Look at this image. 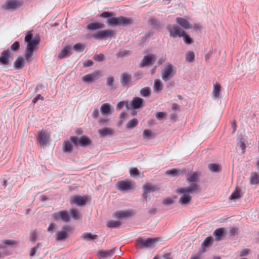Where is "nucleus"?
Masks as SVG:
<instances>
[{"label": "nucleus", "instance_id": "obj_58", "mask_svg": "<svg viewBox=\"0 0 259 259\" xmlns=\"http://www.w3.org/2000/svg\"><path fill=\"white\" fill-rule=\"evenodd\" d=\"M238 229L236 228H231L230 230L229 233L231 236H234L238 232Z\"/></svg>", "mask_w": 259, "mask_h": 259}, {"label": "nucleus", "instance_id": "obj_44", "mask_svg": "<svg viewBox=\"0 0 259 259\" xmlns=\"http://www.w3.org/2000/svg\"><path fill=\"white\" fill-rule=\"evenodd\" d=\"M72 149L71 144L68 141H65L63 143V150L65 152H70Z\"/></svg>", "mask_w": 259, "mask_h": 259}, {"label": "nucleus", "instance_id": "obj_14", "mask_svg": "<svg viewBox=\"0 0 259 259\" xmlns=\"http://www.w3.org/2000/svg\"><path fill=\"white\" fill-rule=\"evenodd\" d=\"M53 218L55 220H61L63 222L69 221V215L66 210L60 211L52 214Z\"/></svg>", "mask_w": 259, "mask_h": 259}, {"label": "nucleus", "instance_id": "obj_7", "mask_svg": "<svg viewBox=\"0 0 259 259\" xmlns=\"http://www.w3.org/2000/svg\"><path fill=\"white\" fill-rule=\"evenodd\" d=\"M158 240L156 238H150L144 240L142 238H138L137 240V245L141 248L151 247Z\"/></svg>", "mask_w": 259, "mask_h": 259}, {"label": "nucleus", "instance_id": "obj_4", "mask_svg": "<svg viewBox=\"0 0 259 259\" xmlns=\"http://www.w3.org/2000/svg\"><path fill=\"white\" fill-rule=\"evenodd\" d=\"M176 72V68L172 65L169 64L163 69L161 78L164 81H167L174 76Z\"/></svg>", "mask_w": 259, "mask_h": 259}, {"label": "nucleus", "instance_id": "obj_26", "mask_svg": "<svg viewBox=\"0 0 259 259\" xmlns=\"http://www.w3.org/2000/svg\"><path fill=\"white\" fill-rule=\"evenodd\" d=\"M184 170H180L177 168H172L168 170H166L165 172V175L171 177H175L178 175H183Z\"/></svg>", "mask_w": 259, "mask_h": 259}, {"label": "nucleus", "instance_id": "obj_10", "mask_svg": "<svg viewBox=\"0 0 259 259\" xmlns=\"http://www.w3.org/2000/svg\"><path fill=\"white\" fill-rule=\"evenodd\" d=\"M135 214L132 209H126L115 211L113 213V217L118 219H122L132 217Z\"/></svg>", "mask_w": 259, "mask_h": 259}, {"label": "nucleus", "instance_id": "obj_18", "mask_svg": "<svg viewBox=\"0 0 259 259\" xmlns=\"http://www.w3.org/2000/svg\"><path fill=\"white\" fill-rule=\"evenodd\" d=\"M11 55L9 50L4 51L2 52L0 56V64L2 65H8L9 64V57Z\"/></svg>", "mask_w": 259, "mask_h": 259}, {"label": "nucleus", "instance_id": "obj_56", "mask_svg": "<svg viewBox=\"0 0 259 259\" xmlns=\"http://www.w3.org/2000/svg\"><path fill=\"white\" fill-rule=\"evenodd\" d=\"M107 84L109 87H112L114 84V78L113 77H109L107 78Z\"/></svg>", "mask_w": 259, "mask_h": 259}, {"label": "nucleus", "instance_id": "obj_45", "mask_svg": "<svg viewBox=\"0 0 259 259\" xmlns=\"http://www.w3.org/2000/svg\"><path fill=\"white\" fill-rule=\"evenodd\" d=\"M183 35H182V37H183L184 42L186 44L189 45V44H192L193 42V40L190 37V36H189L188 35L186 34L185 31L183 33Z\"/></svg>", "mask_w": 259, "mask_h": 259}, {"label": "nucleus", "instance_id": "obj_2", "mask_svg": "<svg viewBox=\"0 0 259 259\" xmlns=\"http://www.w3.org/2000/svg\"><path fill=\"white\" fill-rule=\"evenodd\" d=\"M32 34L30 32H28L25 37L24 40L27 42L26 50L25 53V57L27 61H31V57L33 56V52L35 47L39 44L40 38H32Z\"/></svg>", "mask_w": 259, "mask_h": 259}, {"label": "nucleus", "instance_id": "obj_12", "mask_svg": "<svg viewBox=\"0 0 259 259\" xmlns=\"http://www.w3.org/2000/svg\"><path fill=\"white\" fill-rule=\"evenodd\" d=\"M156 59V56L154 54H149L144 57L140 64V67L143 68L152 65Z\"/></svg>", "mask_w": 259, "mask_h": 259}, {"label": "nucleus", "instance_id": "obj_60", "mask_svg": "<svg viewBox=\"0 0 259 259\" xmlns=\"http://www.w3.org/2000/svg\"><path fill=\"white\" fill-rule=\"evenodd\" d=\"M239 146L242 150V153H244L245 151L246 145L243 141H240Z\"/></svg>", "mask_w": 259, "mask_h": 259}, {"label": "nucleus", "instance_id": "obj_37", "mask_svg": "<svg viewBox=\"0 0 259 259\" xmlns=\"http://www.w3.org/2000/svg\"><path fill=\"white\" fill-rule=\"evenodd\" d=\"M199 174L198 172H194L187 179V181L189 183L195 182L197 181L199 178Z\"/></svg>", "mask_w": 259, "mask_h": 259}, {"label": "nucleus", "instance_id": "obj_19", "mask_svg": "<svg viewBox=\"0 0 259 259\" xmlns=\"http://www.w3.org/2000/svg\"><path fill=\"white\" fill-rule=\"evenodd\" d=\"M176 22L178 24H179L185 29L192 28V25L187 20L184 18L178 17L176 19Z\"/></svg>", "mask_w": 259, "mask_h": 259}, {"label": "nucleus", "instance_id": "obj_36", "mask_svg": "<svg viewBox=\"0 0 259 259\" xmlns=\"http://www.w3.org/2000/svg\"><path fill=\"white\" fill-rule=\"evenodd\" d=\"M121 225V223L118 221L110 220L107 223L108 228H118Z\"/></svg>", "mask_w": 259, "mask_h": 259}, {"label": "nucleus", "instance_id": "obj_42", "mask_svg": "<svg viewBox=\"0 0 259 259\" xmlns=\"http://www.w3.org/2000/svg\"><path fill=\"white\" fill-rule=\"evenodd\" d=\"M140 94L142 97H148L151 94V90L149 87L142 88L140 91Z\"/></svg>", "mask_w": 259, "mask_h": 259}, {"label": "nucleus", "instance_id": "obj_17", "mask_svg": "<svg viewBox=\"0 0 259 259\" xmlns=\"http://www.w3.org/2000/svg\"><path fill=\"white\" fill-rule=\"evenodd\" d=\"M145 105V100L140 97H135L131 102V105L134 109H138L144 107Z\"/></svg>", "mask_w": 259, "mask_h": 259}, {"label": "nucleus", "instance_id": "obj_40", "mask_svg": "<svg viewBox=\"0 0 259 259\" xmlns=\"http://www.w3.org/2000/svg\"><path fill=\"white\" fill-rule=\"evenodd\" d=\"M186 61L188 62H193L195 61V54L193 52L190 51L186 54Z\"/></svg>", "mask_w": 259, "mask_h": 259}, {"label": "nucleus", "instance_id": "obj_27", "mask_svg": "<svg viewBox=\"0 0 259 259\" xmlns=\"http://www.w3.org/2000/svg\"><path fill=\"white\" fill-rule=\"evenodd\" d=\"M105 25L100 22L91 23L87 26V28L90 30H96L102 29L105 27Z\"/></svg>", "mask_w": 259, "mask_h": 259}, {"label": "nucleus", "instance_id": "obj_49", "mask_svg": "<svg viewBox=\"0 0 259 259\" xmlns=\"http://www.w3.org/2000/svg\"><path fill=\"white\" fill-rule=\"evenodd\" d=\"M124 105H125L127 108H128V103L127 101H121L119 102L116 106V109L120 110Z\"/></svg>", "mask_w": 259, "mask_h": 259}, {"label": "nucleus", "instance_id": "obj_62", "mask_svg": "<svg viewBox=\"0 0 259 259\" xmlns=\"http://www.w3.org/2000/svg\"><path fill=\"white\" fill-rule=\"evenodd\" d=\"M99 113L98 109H95L92 113V116L94 118H97L99 116Z\"/></svg>", "mask_w": 259, "mask_h": 259}, {"label": "nucleus", "instance_id": "obj_43", "mask_svg": "<svg viewBox=\"0 0 259 259\" xmlns=\"http://www.w3.org/2000/svg\"><path fill=\"white\" fill-rule=\"evenodd\" d=\"M213 242V238L212 237H208L204 240L203 243H202V247L204 248L205 247H207L210 246Z\"/></svg>", "mask_w": 259, "mask_h": 259}, {"label": "nucleus", "instance_id": "obj_47", "mask_svg": "<svg viewBox=\"0 0 259 259\" xmlns=\"http://www.w3.org/2000/svg\"><path fill=\"white\" fill-rule=\"evenodd\" d=\"M11 50L13 51H17L20 49V43L19 41L14 42L11 46Z\"/></svg>", "mask_w": 259, "mask_h": 259}, {"label": "nucleus", "instance_id": "obj_22", "mask_svg": "<svg viewBox=\"0 0 259 259\" xmlns=\"http://www.w3.org/2000/svg\"><path fill=\"white\" fill-rule=\"evenodd\" d=\"M225 230L224 228H220L214 230L213 235L215 237L216 240H221L223 238Z\"/></svg>", "mask_w": 259, "mask_h": 259}, {"label": "nucleus", "instance_id": "obj_46", "mask_svg": "<svg viewBox=\"0 0 259 259\" xmlns=\"http://www.w3.org/2000/svg\"><path fill=\"white\" fill-rule=\"evenodd\" d=\"M84 46L80 44L77 43L73 47V49L76 51L82 52L84 50Z\"/></svg>", "mask_w": 259, "mask_h": 259}, {"label": "nucleus", "instance_id": "obj_28", "mask_svg": "<svg viewBox=\"0 0 259 259\" xmlns=\"http://www.w3.org/2000/svg\"><path fill=\"white\" fill-rule=\"evenodd\" d=\"M114 249L110 250L100 251L98 252V255L99 257H100L101 259H103L105 257L113 255L114 253Z\"/></svg>", "mask_w": 259, "mask_h": 259}, {"label": "nucleus", "instance_id": "obj_21", "mask_svg": "<svg viewBox=\"0 0 259 259\" xmlns=\"http://www.w3.org/2000/svg\"><path fill=\"white\" fill-rule=\"evenodd\" d=\"M50 138V135L43 131L39 132L38 135L39 142L42 145H45Z\"/></svg>", "mask_w": 259, "mask_h": 259}, {"label": "nucleus", "instance_id": "obj_34", "mask_svg": "<svg viewBox=\"0 0 259 259\" xmlns=\"http://www.w3.org/2000/svg\"><path fill=\"white\" fill-rule=\"evenodd\" d=\"M69 214L70 217L75 220H79L81 217L80 212L75 208L70 209Z\"/></svg>", "mask_w": 259, "mask_h": 259}, {"label": "nucleus", "instance_id": "obj_52", "mask_svg": "<svg viewBox=\"0 0 259 259\" xmlns=\"http://www.w3.org/2000/svg\"><path fill=\"white\" fill-rule=\"evenodd\" d=\"M3 242L5 247L7 246L14 245L17 243L15 241L12 240H5Z\"/></svg>", "mask_w": 259, "mask_h": 259}, {"label": "nucleus", "instance_id": "obj_41", "mask_svg": "<svg viewBox=\"0 0 259 259\" xmlns=\"http://www.w3.org/2000/svg\"><path fill=\"white\" fill-rule=\"evenodd\" d=\"M138 121L137 118H133L130 120L126 124V127L130 129L132 128L137 125Z\"/></svg>", "mask_w": 259, "mask_h": 259}, {"label": "nucleus", "instance_id": "obj_23", "mask_svg": "<svg viewBox=\"0 0 259 259\" xmlns=\"http://www.w3.org/2000/svg\"><path fill=\"white\" fill-rule=\"evenodd\" d=\"M143 190L145 193L143 194L144 198H146L147 196L146 193H148L152 192H154L158 190V188L155 185H150L149 184H146L143 187Z\"/></svg>", "mask_w": 259, "mask_h": 259}, {"label": "nucleus", "instance_id": "obj_8", "mask_svg": "<svg viewBox=\"0 0 259 259\" xmlns=\"http://www.w3.org/2000/svg\"><path fill=\"white\" fill-rule=\"evenodd\" d=\"M115 34V32L112 30H104L98 31L93 35V37L96 39H104L108 37H111Z\"/></svg>", "mask_w": 259, "mask_h": 259}, {"label": "nucleus", "instance_id": "obj_48", "mask_svg": "<svg viewBox=\"0 0 259 259\" xmlns=\"http://www.w3.org/2000/svg\"><path fill=\"white\" fill-rule=\"evenodd\" d=\"M130 172L131 176L133 177H135L139 175V171L136 167L131 168Z\"/></svg>", "mask_w": 259, "mask_h": 259}, {"label": "nucleus", "instance_id": "obj_59", "mask_svg": "<svg viewBox=\"0 0 259 259\" xmlns=\"http://www.w3.org/2000/svg\"><path fill=\"white\" fill-rule=\"evenodd\" d=\"M93 64V62L92 60H87L83 62V65L84 67H90L92 66Z\"/></svg>", "mask_w": 259, "mask_h": 259}, {"label": "nucleus", "instance_id": "obj_15", "mask_svg": "<svg viewBox=\"0 0 259 259\" xmlns=\"http://www.w3.org/2000/svg\"><path fill=\"white\" fill-rule=\"evenodd\" d=\"M22 5V2L17 0L8 1L4 5V9L7 10H15L19 8Z\"/></svg>", "mask_w": 259, "mask_h": 259}, {"label": "nucleus", "instance_id": "obj_16", "mask_svg": "<svg viewBox=\"0 0 259 259\" xmlns=\"http://www.w3.org/2000/svg\"><path fill=\"white\" fill-rule=\"evenodd\" d=\"M63 230L58 232L56 239L57 241H62L68 237V232L71 230L69 226H65L63 228Z\"/></svg>", "mask_w": 259, "mask_h": 259}, {"label": "nucleus", "instance_id": "obj_30", "mask_svg": "<svg viewBox=\"0 0 259 259\" xmlns=\"http://www.w3.org/2000/svg\"><path fill=\"white\" fill-rule=\"evenodd\" d=\"M221 86L219 83H216L213 85L212 95L214 98H219L220 96Z\"/></svg>", "mask_w": 259, "mask_h": 259}, {"label": "nucleus", "instance_id": "obj_20", "mask_svg": "<svg viewBox=\"0 0 259 259\" xmlns=\"http://www.w3.org/2000/svg\"><path fill=\"white\" fill-rule=\"evenodd\" d=\"M132 80V75L127 73L124 72L121 74L120 82L122 86L128 85Z\"/></svg>", "mask_w": 259, "mask_h": 259}, {"label": "nucleus", "instance_id": "obj_57", "mask_svg": "<svg viewBox=\"0 0 259 259\" xmlns=\"http://www.w3.org/2000/svg\"><path fill=\"white\" fill-rule=\"evenodd\" d=\"M174 203V200L172 198H166L163 200V203L165 205H168Z\"/></svg>", "mask_w": 259, "mask_h": 259}, {"label": "nucleus", "instance_id": "obj_38", "mask_svg": "<svg viewBox=\"0 0 259 259\" xmlns=\"http://www.w3.org/2000/svg\"><path fill=\"white\" fill-rule=\"evenodd\" d=\"M208 167L209 169L213 172H219L221 170L220 165L216 163H210Z\"/></svg>", "mask_w": 259, "mask_h": 259}, {"label": "nucleus", "instance_id": "obj_51", "mask_svg": "<svg viewBox=\"0 0 259 259\" xmlns=\"http://www.w3.org/2000/svg\"><path fill=\"white\" fill-rule=\"evenodd\" d=\"M115 15V14L112 12H105L101 14L100 17L102 18H108Z\"/></svg>", "mask_w": 259, "mask_h": 259}, {"label": "nucleus", "instance_id": "obj_54", "mask_svg": "<svg viewBox=\"0 0 259 259\" xmlns=\"http://www.w3.org/2000/svg\"><path fill=\"white\" fill-rule=\"evenodd\" d=\"M166 116V114L164 112H158L157 113V114H156V117L157 118V119H158V120H161L162 119V118L165 117Z\"/></svg>", "mask_w": 259, "mask_h": 259}, {"label": "nucleus", "instance_id": "obj_33", "mask_svg": "<svg viewBox=\"0 0 259 259\" xmlns=\"http://www.w3.org/2000/svg\"><path fill=\"white\" fill-rule=\"evenodd\" d=\"M24 60L23 58H18L14 63V66L16 69H21L24 66Z\"/></svg>", "mask_w": 259, "mask_h": 259}, {"label": "nucleus", "instance_id": "obj_39", "mask_svg": "<svg viewBox=\"0 0 259 259\" xmlns=\"http://www.w3.org/2000/svg\"><path fill=\"white\" fill-rule=\"evenodd\" d=\"M240 193L241 190L238 188H236L235 190L231 195L230 198V199L234 200L239 198L241 197Z\"/></svg>", "mask_w": 259, "mask_h": 259}, {"label": "nucleus", "instance_id": "obj_63", "mask_svg": "<svg viewBox=\"0 0 259 259\" xmlns=\"http://www.w3.org/2000/svg\"><path fill=\"white\" fill-rule=\"evenodd\" d=\"M249 252V249H244L241 252L240 256H246L248 254Z\"/></svg>", "mask_w": 259, "mask_h": 259}, {"label": "nucleus", "instance_id": "obj_5", "mask_svg": "<svg viewBox=\"0 0 259 259\" xmlns=\"http://www.w3.org/2000/svg\"><path fill=\"white\" fill-rule=\"evenodd\" d=\"M71 141L75 145L79 144L81 147H87L91 144V140L87 136H81L78 138L76 137H71Z\"/></svg>", "mask_w": 259, "mask_h": 259}, {"label": "nucleus", "instance_id": "obj_35", "mask_svg": "<svg viewBox=\"0 0 259 259\" xmlns=\"http://www.w3.org/2000/svg\"><path fill=\"white\" fill-rule=\"evenodd\" d=\"M163 85L160 79H156L154 81L153 89L155 92L161 91L163 89Z\"/></svg>", "mask_w": 259, "mask_h": 259}, {"label": "nucleus", "instance_id": "obj_24", "mask_svg": "<svg viewBox=\"0 0 259 259\" xmlns=\"http://www.w3.org/2000/svg\"><path fill=\"white\" fill-rule=\"evenodd\" d=\"M71 54V48L69 46L64 47L58 55V58L59 59H63L70 56Z\"/></svg>", "mask_w": 259, "mask_h": 259}, {"label": "nucleus", "instance_id": "obj_25", "mask_svg": "<svg viewBox=\"0 0 259 259\" xmlns=\"http://www.w3.org/2000/svg\"><path fill=\"white\" fill-rule=\"evenodd\" d=\"M111 106L109 103H104L101 106L100 110L103 115L109 114L111 113Z\"/></svg>", "mask_w": 259, "mask_h": 259}, {"label": "nucleus", "instance_id": "obj_13", "mask_svg": "<svg viewBox=\"0 0 259 259\" xmlns=\"http://www.w3.org/2000/svg\"><path fill=\"white\" fill-rule=\"evenodd\" d=\"M101 71H97L82 77V80L85 82H90L98 79L102 75Z\"/></svg>", "mask_w": 259, "mask_h": 259}, {"label": "nucleus", "instance_id": "obj_1", "mask_svg": "<svg viewBox=\"0 0 259 259\" xmlns=\"http://www.w3.org/2000/svg\"><path fill=\"white\" fill-rule=\"evenodd\" d=\"M200 190L199 186L196 183H193L191 186L185 188H180L176 190V192L182 194L183 195L179 199V203L181 205H185L190 203L192 200V197L189 193H195Z\"/></svg>", "mask_w": 259, "mask_h": 259}, {"label": "nucleus", "instance_id": "obj_32", "mask_svg": "<svg viewBox=\"0 0 259 259\" xmlns=\"http://www.w3.org/2000/svg\"><path fill=\"white\" fill-rule=\"evenodd\" d=\"M97 235H93L92 233L88 232L83 233L80 236L82 239L87 241H90L97 239Z\"/></svg>", "mask_w": 259, "mask_h": 259}, {"label": "nucleus", "instance_id": "obj_31", "mask_svg": "<svg viewBox=\"0 0 259 259\" xmlns=\"http://www.w3.org/2000/svg\"><path fill=\"white\" fill-rule=\"evenodd\" d=\"M251 185H257L259 184V175L255 172H252L250 177Z\"/></svg>", "mask_w": 259, "mask_h": 259}, {"label": "nucleus", "instance_id": "obj_3", "mask_svg": "<svg viewBox=\"0 0 259 259\" xmlns=\"http://www.w3.org/2000/svg\"><path fill=\"white\" fill-rule=\"evenodd\" d=\"M133 19L123 16L109 18L107 20V23L110 25H122L125 26L133 24Z\"/></svg>", "mask_w": 259, "mask_h": 259}, {"label": "nucleus", "instance_id": "obj_6", "mask_svg": "<svg viewBox=\"0 0 259 259\" xmlns=\"http://www.w3.org/2000/svg\"><path fill=\"white\" fill-rule=\"evenodd\" d=\"M135 188V183L131 181H121L117 183L116 188L121 191H128Z\"/></svg>", "mask_w": 259, "mask_h": 259}, {"label": "nucleus", "instance_id": "obj_55", "mask_svg": "<svg viewBox=\"0 0 259 259\" xmlns=\"http://www.w3.org/2000/svg\"><path fill=\"white\" fill-rule=\"evenodd\" d=\"M94 60L97 61H103L104 59V55L102 54H100L97 55H95L94 57Z\"/></svg>", "mask_w": 259, "mask_h": 259}, {"label": "nucleus", "instance_id": "obj_29", "mask_svg": "<svg viewBox=\"0 0 259 259\" xmlns=\"http://www.w3.org/2000/svg\"><path fill=\"white\" fill-rule=\"evenodd\" d=\"M98 133L101 137H105L107 135H111L114 134V131L110 128H104L98 130Z\"/></svg>", "mask_w": 259, "mask_h": 259}, {"label": "nucleus", "instance_id": "obj_64", "mask_svg": "<svg viewBox=\"0 0 259 259\" xmlns=\"http://www.w3.org/2000/svg\"><path fill=\"white\" fill-rule=\"evenodd\" d=\"M134 76L137 79H140L142 76V73L141 72L138 71L135 72L134 73Z\"/></svg>", "mask_w": 259, "mask_h": 259}, {"label": "nucleus", "instance_id": "obj_53", "mask_svg": "<svg viewBox=\"0 0 259 259\" xmlns=\"http://www.w3.org/2000/svg\"><path fill=\"white\" fill-rule=\"evenodd\" d=\"M131 52L130 51H123L119 52L117 55L118 57H125L130 55Z\"/></svg>", "mask_w": 259, "mask_h": 259}, {"label": "nucleus", "instance_id": "obj_61", "mask_svg": "<svg viewBox=\"0 0 259 259\" xmlns=\"http://www.w3.org/2000/svg\"><path fill=\"white\" fill-rule=\"evenodd\" d=\"M55 227H56V224L54 223H51L49 225V226L48 228V230L49 232L52 233L53 232L54 229L55 228Z\"/></svg>", "mask_w": 259, "mask_h": 259}, {"label": "nucleus", "instance_id": "obj_11", "mask_svg": "<svg viewBox=\"0 0 259 259\" xmlns=\"http://www.w3.org/2000/svg\"><path fill=\"white\" fill-rule=\"evenodd\" d=\"M167 30L170 36L172 37H182V35H183V33L184 32L182 29L175 25H169L167 27Z\"/></svg>", "mask_w": 259, "mask_h": 259}, {"label": "nucleus", "instance_id": "obj_9", "mask_svg": "<svg viewBox=\"0 0 259 259\" xmlns=\"http://www.w3.org/2000/svg\"><path fill=\"white\" fill-rule=\"evenodd\" d=\"M87 196L73 195L70 197V202L71 204L74 203L78 206L85 205L88 201Z\"/></svg>", "mask_w": 259, "mask_h": 259}, {"label": "nucleus", "instance_id": "obj_50", "mask_svg": "<svg viewBox=\"0 0 259 259\" xmlns=\"http://www.w3.org/2000/svg\"><path fill=\"white\" fill-rule=\"evenodd\" d=\"M143 138L148 139L152 136V133L149 130H145L143 132Z\"/></svg>", "mask_w": 259, "mask_h": 259}]
</instances>
